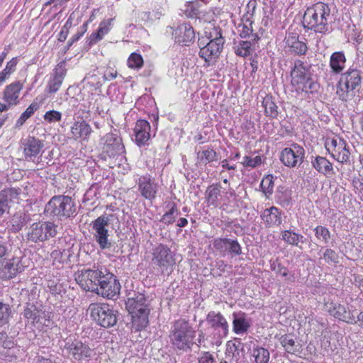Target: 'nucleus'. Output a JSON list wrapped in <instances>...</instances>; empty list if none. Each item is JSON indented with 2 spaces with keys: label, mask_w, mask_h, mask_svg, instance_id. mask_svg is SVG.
I'll use <instances>...</instances> for the list:
<instances>
[{
  "label": "nucleus",
  "mask_w": 363,
  "mask_h": 363,
  "mask_svg": "<svg viewBox=\"0 0 363 363\" xmlns=\"http://www.w3.org/2000/svg\"><path fill=\"white\" fill-rule=\"evenodd\" d=\"M332 18L330 9L323 2H318L307 8L303 15V26L315 33L325 34L330 30Z\"/></svg>",
  "instance_id": "obj_1"
},
{
  "label": "nucleus",
  "mask_w": 363,
  "mask_h": 363,
  "mask_svg": "<svg viewBox=\"0 0 363 363\" xmlns=\"http://www.w3.org/2000/svg\"><path fill=\"white\" fill-rule=\"evenodd\" d=\"M204 34L209 41L201 47L199 56L203 58L207 65H213L219 57L224 44L220 28L216 27L211 22L204 28Z\"/></svg>",
  "instance_id": "obj_2"
},
{
  "label": "nucleus",
  "mask_w": 363,
  "mask_h": 363,
  "mask_svg": "<svg viewBox=\"0 0 363 363\" xmlns=\"http://www.w3.org/2000/svg\"><path fill=\"white\" fill-rule=\"evenodd\" d=\"M125 306L131 315L132 330L136 332L144 330L149 324L150 312L144 294H138L128 298Z\"/></svg>",
  "instance_id": "obj_3"
},
{
  "label": "nucleus",
  "mask_w": 363,
  "mask_h": 363,
  "mask_svg": "<svg viewBox=\"0 0 363 363\" xmlns=\"http://www.w3.org/2000/svg\"><path fill=\"white\" fill-rule=\"evenodd\" d=\"M291 84L298 93H313L318 87L311 77L310 67L300 60L295 61L291 71Z\"/></svg>",
  "instance_id": "obj_4"
},
{
  "label": "nucleus",
  "mask_w": 363,
  "mask_h": 363,
  "mask_svg": "<svg viewBox=\"0 0 363 363\" xmlns=\"http://www.w3.org/2000/svg\"><path fill=\"white\" fill-rule=\"evenodd\" d=\"M196 331L189 323L184 319L176 320L170 333V340L172 345L177 349L186 351L191 348Z\"/></svg>",
  "instance_id": "obj_5"
},
{
  "label": "nucleus",
  "mask_w": 363,
  "mask_h": 363,
  "mask_svg": "<svg viewBox=\"0 0 363 363\" xmlns=\"http://www.w3.org/2000/svg\"><path fill=\"white\" fill-rule=\"evenodd\" d=\"M45 211L51 216L60 220L74 216L77 212L74 201L68 196H53L46 204Z\"/></svg>",
  "instance_id": "obj_6"
},
{
  "label": "nucleus",
  "mask_w": 363,
  "mask_h": 363,
  "mask_svg": "<svg viewBox=\"0 0 363 363\" xmlns=\"http://www.w3.org/2000/svg\"><path fill=\"white\" fill-rule=\"evenodd\" d=\"M360 72L350 67L341 75L337 86L336 94L342 101L350 100L354 96V91L360 86Z\"/></svg>",
  "instance_id": "obj_7"
},
{
  "label": "nucleus",
  "mask_w": 363,
  "mask_h": 363,
  "mask_svg": "<svg viewBox=\"0 0 363 363\" xmlns=\"http://www.w3.org/2000/svg\"><path fill=\"white\" fill-rule=\"evenodd\" d=\"M111 217V215L104 214L91 223L94 238L101 250L109 249L112 246L108 233Z\"/></svg>",
  "instance_id": "obj_8"
},
{
  "label": "nucleus",
  "mask_w": 363,
  "mask_h": 363,
  "mask_svg": "<svg viewBox=\"0 0 363 363\" xmlns=\"http://www.w3.org/2000/svg\"><path fill=\"white\" fill-rule=\"evenodd\" d=\"M325 146L331 157L340 163L350 161V150L347 142L338 135L328 137Z\"/></svg>",
  "instance_id": "obj_9"
},
{
  "label": "nucleus",
  "mask_w": 363,
  "mask_h": 363,
  "mask_svg": "<svg viewBox=\"0 0 363 363\" xmlns=\"http://www.w3.org/2000/svg\"><path fill=\"white\" fill-rule=\"evenodd\" d=\"M102 272L95 293L109 299L114 298L119 294L121 284L116 277L106 268L102 269Z\"/></svg>",
  "instance_id": "obj_10"
},
{
  "label": "nucleus",
  "mask_w": 363,
  "mask_h": 363,
  "mask_svg": "<svg viewBox=\"0 0 363 363\" xmlns=\"http://www.w3.org/2000/svg\"><path fill=\"white\" fill-rule=\"evenodd\" d=\"M57 234V225L52 222L34 223L28 229L27 239L33 242H44Z\"/></svg>",
  "instance_id": "obj_11"
},
{
  "label": "nucleus",
  "mask_w": 363,
  "mask_h": 363,
  "mask_svg": "<svg viewBox=\"0 0 363 363\" xmlns=\"http://www.w3.org/2000/svg\"><path fill=\"white\" fill-rule=\"evenodd\" d=\"M89 310L93 319L104 328L113 326L117 322L114 311L107 304L93 303Z\"/></svg>",
  "instance_id": "obj_12"
},
{
  "label": "nucleus",
  "mask_w": 363,
  "mask_h": 363,
  "mask_svg": "<svg viewBox=\"0 0 363 363\" xmlns=\"http://www.w3.org/2000/svg\"><path fill=\"white\" fill-rule=\"evenodd\" d=\"M104 267H97L96 269H87L79 271L75 275L77 283L84 291L95 292L97 289V284L101 279V275L103 274L102 269Z\"/></svg>",
  "instance_id": "obj_13"
},
{
  "label": "nucleus",
  "mask_w": 363,
  "mask_h": 363,
  "mask_svg": "<svg viewBox=\"0 0 363 363\" xmlns=\"http://www.w3.org/2000/svg\"><path fill=\"white\" fill-rule=\"evenodd\" d=\"M152 255V264L159 267L162 272L175 264L174 255L166 245L160 244L154 247Z\"/></svg>",
  "instance_id": "obj_14"
},
{
  "label": "nucleus",
  "mask_w": 363,
  "mask_h": 363,
  "mask_svg": "<svg viewBox=\"0 0 363 363\" xmlns=\"http://www.w3.org/2000/svg\"><path fill=\"white\" fill-rule=\"evenodd\" d=\"M24 257H13L0 260V279H9L21 272L26 265Z\"/></svg>",
  "instance_id": "obj_15"
},
{
  "label": "nucleus",
  "mask_w": 363,
  "mask_h": 363,
  "mask_svg": "<svg viewBox=\"0 0 363 363\" xmlns=\"http://www.w3.org/2000/svg\"><path fill=\"white\" fill-rule=\"evenodd\" d=\"M304 155V149L301 145L294 143L281 151L280 160L285 166L294 167L303 162Z\"/></svg>",
  "instance_id": "obj_16"
},
{
  "label": "nucleus",
  "mask_w": 363,
  "mask_h": 363,
  "mask_svg": "<svg viewBox=\"0 0 363 363\" xmlns=\"http://www.w3.org/2000/svg\"><path fill=\"white\" fill-rule=\"evenodd\" d=\"M329 313L340 320L350 324H356L354 311L336 302H330L326 305Z\"/></svg>",
  "instance_id": "obj_17"
},
{
  "label": "nucleus",
  "mask_w": 363,
  "mask_h": 363,
  "mask_svg": "<svg viewBox=\"0 0 363 363\" xmlns=\"http://www.w3.org/2000/svg\"><path fill=\"white\" fill-rule=\"evenodd\" d=\"M65 347L69 354L79 362L88 361L93 355V350L81 341L67 342Z\"/></svg>",
  "instance_id": "obj_18"
},
{
  "label": "nucleus",
  "mask_w": 363,
  "mask_h": 363,
  "mask_svg": "<svg viewBox=\"0 0 363 363\" xmlns=\"http://www.w3.org/2000/svg\"><path fill=\"white\" fill-rule=\"evenodd\" d=\"M208 324L218 332V336L225 337L229 331V325L225 318L220 313L215 311L208 313L206 317Z\"/></svg>",
  "instance_id": "obj_19"
},
{
  "label": "nucleus",
  "mask_w": 363,
  "mask_h": 363,
  "mask_svg": "<svg viewBox=\"0 0 363 363\" xmlns=\"http://www.w3.org/2000/svg\"><path fill=\"white\" fill-rule=\"evenodd\" d=\"M103 149L109 157H115L125 152L122 139L116 133H108L104 136Z\"/></svg>",
  "instance_id": "obj_20"
},
{
  "label": "nucleus",
  "mask_w": 363,
  "mask_h": 363,
  "mask_svg": "<svg viewBox=\"0 0 363 363\" xmlns=\"http://www.w3.org/2000/svg\"><path fill=\"white\" fill-rule=\"evenodd\" d=\"M133 140L138 146L141 147L148 145V141L150 139V125L149 122L142 119L137 121L133 128Z\"/></svg>",
  "instance_id": "obj_21"
},
{
  "label": "nucleus",
  "mask_w": 363,
  "mask_h": 363,
  "mask_svg": "<svg viewBox=\"0 0 363 363\" xmlns=\"http://www.w3.org/2000/svg\"><path fill=\"white\" fill-rule=\"evenodd\" d=\"M23 83L21 81H15L4 88L2 92V99L11 106H16L20 103L19 97Z\"/></svg>",
  "instance_id": "obj_22"
},
{
  "label": "nucleus",
  "mask_w": 363,
  "mask_h": 363,
  "mask_svg": "<svg viewBox=\"0 0 363 363\" xmlns=\"http://www.w3.org/2000/svg\"><path fill=\"white\" fill-rule=\"evenodd\" d=\"M23 314L24 318L28 320V322L38 328H41L43 325H49V319L45 318L44 323L42 322L43 316H45V313L33 304H28Z\"/></svg>",
  "instance_id": "obj_23"
},
{
  "label": "nucleus",
  "mask_w": 363,
  "mask_h": 363,
  "mask_svg": "<svg viewBox=\"0 0 363 363\" xmlns=\"http://www.w3.org/2000/svg\"><path fill=\"white\" fill-rule=\"evenodd\" d=\"M91 133V125L83 120L75 121L71 126V138L75 140L88 141Z\"/></svg>",
  "instance_id": "obj_24"
},
{
  "label": "nucleus",
  "mask_w": 363,
  "mask_h": 363,
  "mask_svg": "<svg viewBox=\"0 0 363 363\" xmlns=\"http://www.w3.org/2000/svg\"><path fill=\"white\" fill-rule=\"evenodd\" d=\"M177 43L189 45L195 39V32L193 27L188 23L179 26L174 33Z\"/></svg>",
  "instance_id": "obj_25"
},
{
  "label": "nucleus",
  "mask_w": 363,
  "mask_h": 363,
  "mask_svg": "<svg viewBox=\"0 0 363 363\" xmlns=\"http://www.w3.org/2000/svg\"><path fill=\"white\" fill-rule=\"evenodd\" d=\"M43 143L35 138H28L23 144V152L26 160L34 161L35 159L40 154Z\"/></svg>",
  "instance_id": "obj_26"
},
{
  "label": "nucleus",
  "mask_w": 363,
  "mask_h": 363,
  "mask_svg": "<svg viewBox=\"0 0 363 363\" xmlns=\"http://www.w3.org/2000/svg\"><path fill=\"white\" fill-rule=\"evenodd\" d=\"M260 216L267 227L279 225L282 222L281 211L275 206L266 208Z\"/></svg>",
  "instance_id": "obj_27"
},
{
  "label": "nucleus",
  "mask_w": 363,
  "mask_h": 363,
  "mask_svg": "<svg viewBox=\"0 0 363 363\" xmlns=\"http://www.w3.org/2000/svg\"><path fill=\"white\" fill-rule=\"evenodd\" d=\"M66 72L67 69L63 65L57 66L48 82V88L50 93H55L60 89Z\"/></svg>",
  "instance_id": "obj_28"
},
{
  "label": "nucleus",
  "mask_w": 363,
  "mask_h": 363,
  "mask_svg": "<svg viewBox=\"0 0 363 363\" xmlns=\"http://www.w3.org/2000/svg\"><path fill=\"white\" fill-rule=\"evenodd\" d=\"M233 330L237 335L245 333L250 327V320L245 313L239 312L233 313Z\"/></svg>",
  "instance_id": "obj_29"
},
{
  "label": "nucleus",
  "mask_w": 363,
  "mask_h": 363,
  "mask_svg": "<svg viewBox=\"0 0 363 363\" xmlns=\"http://www.w3.org/2000/svg\"><path fill=\"white\" fill-rule=\"evenodd\" d=\"M286 45L291 52L297 55L306 54L308 48L306 44L298 40V35L296 33H289L285 38Z\"/></svg>",
  "instance_id": "obj_30"
},
{
  "label": "nucleus",
  "mask_w": 363,
  "mask_h": 363,
  "mask_svg": "<svg viewBox=\"0 0 363 363\" xmlns=\"http://www.w3.org/2000/svg\"><path fill=\"white\" fill-rule=\"evenodd\" d=\"M270 353L263 347L257 346L250 351V361L251 363H269Z\"/></svg>",
  "instance_id": "obj_31"
},
{
  "label": "nucleus",
  "mask_w": 363,
  "mask_h": 363,
  "mask_svg": "<svg viewBox=\"0 0 363 363\" xmlns=\"http://www.w3.org/2000/svg\"><path fill=\"white\" fill-rule=\"evenodd\" d=\"M346 57L343 52H335L330 58V67L335 74L341 73L345 68Z\"/></svg>",
  "instance_id": "obj_32"
},
{
  "label": "nucleus",
  "mask_w": 363,
  "mask_h": 363,
  "mask_svg": "<svg viewBox=\"0 0 363 363\" xmlns=\"http://www.w3.org/2000/svg\"><path fill=\"white\" fill-rule=\"evenodd\" d=\"M113 18H109L101 21L96 33H93L90 37V42L92 44L96 43L101 40L111 29L113 26Z\"/></svg>",
  "instance_id": "obj_33"
},
{
  "label": "nucleus",
  "mask_w": 363,
  "mask_h": 363,
  "mask_svg": "<svg viewBox=\"0 0 363 363\" xmlns=\"http://www.w3.org/2000/svg\"><path fill=\"white\" fill-rule=\"evenodd\" d=\"M165 208L167 211L162 216L160 221L166 225H169L174 222L175 218L179 215V210L174 202H168L166 204Z\"/></svg>",
  "instance_id": "obj_34"
},
{
  "label": "nucleus",
  "mask_w": 363,
  "mask_h": 363,
  "mask_svg": "<svg viewBox=\"0 0 363 363\" xmlns=\"http://www.w3.org/2000/svg\"><path fill=\"white\" fill-rule=\"evenodd\" d=\"M262 106L267 116L274 118L278 116V107L272 100V96H266L263 99Z\"/></svg>",
  "instance_id": "obj_35"
},
{
  "label": "nucleus",
  "mask_w": 363,
  "mask_h": 363,
  "mask_svg": "<svg viewBox=\"0 0 363 363\" xmlns=\"http://www.w3.org/2000/svg\"><path fill=\"white\" fill-rule=\"evenodd\" d=\"M139 190L142 196L147 199H152L157 191L156 183H140Z\"/></svg>",
  "instance_id": "obj_36"
},
{
  "label": "nucleus",
  "mask_w": 363,
  "mask_h": 363,
  "mask_svg": "<svg viewBox=\"0 0 363 363\" xmlns=\"http://www.w3.org/2000/svg\"><path fill=\"white\" fill-rule=\"evenodd\" d=\"M313 165L315 169L324 174H329L333 170L332 164L323 157H317Z\"/></svg>",
  "instance_id": "obj_37"
},
{
  "label": "nucleus",
  "mask_w": 363,
  "mask_h": 363,
  "mask_svg": "<svg viewBox=\"0 0 363 363\" xmlns=\"http://www.w3.org/2000/svg\"><path fill=\"white\" fill-rule=\"evenodd\" d=\"M18 196V190L13 188L4 189L0 191V200L4 201V203H6L9 208V203L17 199Z\"/></svg>",
  "instance_id": "obj_38"
},
{
  "label": "nucleus",
  "mask_w": 363,
  "mask_h": 363,
  "mask_svg": "<svg viewBox=\"0 0 363 363\" xmlns=\"http://www.w3.org/2000/svg\"><path fill=\"white\" fill-rule=\"evenodd\" d=\"M216 152L212 149H207L199 151L197 154L198 160L200 163L207 164L216 160Z\"/></svg>",
  "instance_id": "obj_39"
},
{
  "label": "nucleus",
  "mask_w": 363,
  "mask_h": 363,
  "mask_svg": "<svg viewBox=\"0 0 363 363\" xmlns=\"http://www.w3.org/2000/svg\"><path fill=\"white\" fill-rule=\"evenodd\" d=\"M282 239L290 245H298L299 242H303V236L291 230H284L282 232Z\"/></svg>",
  "instance_id": "obj_40"
},
{
  "label": "nucleus",
  "mask_w": 363,
  "mask_h": 363,
  "mask_svg": "<svg viewBox=\"0 0 363 363\" xmlns=\"http://www.w3.org/2000/svg\"><path fill=\"white\" fill-rule=\"evenodd\" d=\"M39 108V105L37 102L33 101L26 111L20 116L19 118L16 121V125H22L25 121L28 119L35 111Z\"/></svg>",
  "instance_id": "obj_41"
},
{
  "label": "nucleus",
  "mask_w": 363,
  "mask_h": 363,
  "mask_svg": "<svg viewBox=\"0 0 363 363\" xmlns=\"http://www.w3.org/2000/svg\"><path fill=\"white\" fill-rule=\"evenodd\" d=\"M252 43L250 40H240L235 46V53L240 57H247L251 54Z\"/></svg>",
  "instance_id": "obj_42"
},
{
  "label": "nucleus",
  "mask_w": 363,
  "mask_h": 363,
  "mask_svg": "<svg viewBox=\"0 0 363 363\" xmlns=\"http://www.w3.org/2000/svg\"><path fill=\"white\" fill-rule=\"evenodd\" d=\"M238 32L241 38H251V40L256 41L259 39L257 34L252 33L251 28V23L249 25L247 24H239L238 26Z\"/></svg>",
  "instance_id": "obj_43"
},
{
  "label": "nucleus",
  "mask_w": 363,
  "mask_h": 363,
  "mask_svg": "<svg viewBox=\"0 0 363 363\" xmlns=\"http://www.w3.org/2000/svg\"><path fill=\"white\" fill-rule=\"evenodd\" d=\"M220 193V186L218 183L211 185L206 191L208 202L211 205H216L218 195Z\"/></svg>",
  "instance_id": "obj_44"
},
{
  "label": "nucleus",
  "mask_w": 363,
  "mask_h": 363,
  "mask_svg": "<svg viewBox=\"0 0 363 363\" xmlns=\"http://www.w3.org/2000/svg\"><path fill=\"white\" fill-rule=\"evenodd\" d=\"M11 222L12 230L15 232L19 231L26 223V216L22 213L15 214Z\"/></svg>",
  "instance_id": "obj_45"
},
{
  "label": "nucleus",
  "mask_w": 363,
  "mask_h": 363,
  "mask_svg": "<svg viewBox=\"0 0 363 363\" xmlns=\"http://www.w3.org/2000/svg\"><path fill=\"white\" fill-rule=\"evenodd\" d=\"M127 63L129 68L139 69L143 65V59L141 55L133 52L129 56Z\"/></svg>",
  "instance_id": "obj_46"
},
{
  "label": "nucleus",
  "mask_w": 363,
  "mask_h": 363,
  "mask_svg": "<svg viewBox=\"0 0 363 363\" xmlns=\"http://www.w3.org/2000/svg\"><path fill=\"white\" fill-rule=\"evenodd\" d=\"M280 343L289 353H294L296 351L295 341L290 335H282L280 338Z\"/></svg>",
  "instance_id": "obj_47"
},
{
  "label": "nucleus",
  "mask_w": 363,
  "mask_h": 363,
  "mask_svg": "<svg viewBox=\"0 0 363 363\" xmlns=\"http://www.w3.org/2000/svg\"><path fill=\"white\" fill-rule=\"evenodd\" d=\"M62 115L61 112L50 110L47 112L43 116L44 121L48 123H54L57 122H60L62 120Z\"/></svg>",
  "instance_id": "obj_48"
},
{
  "label": "nucleus",
  "mask_w": 363,
  "mask_h": 363,
  "mask_svg": "<svg viewBox=\"0 0 363 363\" xmlns=\"http://www.w3.org/2000/svg\"><path fill=\"white\" fill-rule=\"evenodd\" d=\"M315 236L318 240H321L324 243H328L330 238V233L328 229L324 226H317L315 228Z\"/></svg>",
  "instance_id": "obj_49"
},
{
  "label": "nucleus",
  "mask_w": 363,
  "mask_h": 363,
  "mask_svg": "<svg viewBox=\"0 0 363 363\" xmlns=\"http://www.w3.org/2000/svg\"><path fill=\"white\" fill-rule=\"evenodd\" d=\"M241 163L245 167H256L261 164L262 157L260 155H256L255 157L245 156L242 158V161Z\"/></svg>",
  "instance_id": "obj_50"
},
{
  "label": "nucleus",
  "mask_w": 363,
  "mask_h": 363,
  "mask_svg": "<svg viewBox=\"0 0 363 363\" xmlns=\"http://www.w3.org/2000/svg\"><path fill=\"white\" fill-rule=\"evenodd\" d=\"M230 242V239L228 238H218L215 240L213 245L214 247L219 250L220 252H226L229 251V245Z\"/></svg>",
  "instance_id": "obj_51"
},
{
  "label": "nucleus",
  "mask_w": 363,
  "mask_h": 363,
  "mask_svg": "<svg viewBox=\"0 0 363 363\" xmlns=\"http://www.w3.org/2000/svg\"><path fill=\"white\" fill-rule=\"evenodd\" d=\"M84 79L86 80L89 84L95 85L97 88L101 87L102 85L96 69L94 70L92 72H89Z\"/></svg>",
  "instance_id": "obj_52"
},
{
  "label": "nucleus",
  "mask_w": 363,
  "mask_h": 363,
  "mask_svg": "<svg viewBox=\"0 0 363 363\" xmlns=\"http://www.w3.org/2000/svg\"><path fill=\"white\" fill-rule=\"evenodd\" d=\"M323 258L325 262L328 264H335L337 262L338 256L334 250L331 249H326L323 253Z\"/></svg>",
  "instance_id": "obj_53"
},
{
  "label": "nucleus",
  "mask_w": 363,
  "mask_h": 363,
  "mask_svg": "<svg viewBox=\"0 0 363 363\" xmlns=\"http://www.w3.org/2000/svg\"><path fill=\"white\" fill-rule=\"evenodd\" d=\"M185 13L189 17H196V18H200V16H198L199 14V10L196 7L195 4L193 3L189 4L188 5H186V9H185Z\"/></svg>",
  "instance_id": "obj_54"
},
{
  "label": "nucleus",
  "mask_w": 363,
  "mask_h": 363,
  "mask_svg": "<svg viewBox=\"0 0 363 363\" xmlns=\"http://www.w3.org/2000/svg\"><path fill=\"white\" fill-rule=\"evenodd\" d=\"M18 62V57H13L11 60H9L4 69V71H6L7 73H9L11 74L16 71V65Z\"/></svg>",
  "instance_id": "obj_55"
},
{
  "label": "nucleus",
  "mask_w": 363,
  "mask_h": 363,
  "mask_svg": "<svg viewBox=\"0 0 363 363\" xmlns=\"http://www.w3.org/2000/svg\"><path fill=\"white\" fill-rule=\"evenodd\" d=\"M9 316V306L0 302V322L5 321Z\"/></svg>",
  "instance_id": "obj_56"
},
{
  "label": "nucleus",
  "mask_w": 363,
  "mask_h": 363,
  "mask_svg": "<svg viewBox=\"0 0 363 363\" xmlns=\"http://www.w3.org/2000/svg\"><path fill=\"white\" fill-rule=\"evenodd\" d=\"M228 252L236 255L241 254V247L237 240H230Z\"/></svg>",
  "instance_id": "obj_57"
},
{
  "label": "nucleus",
  "mask_w": 363,
  "mask_h": 363,
  "mask_svg": "<svg viewBox=\"0 0 363 363\" xmlns=\"http://www.w3.org/2000/svg\"><path fill=\"white\" fill-rule=\"evenodd\" d=\"M272 269L277 274L281 275V277H287L288 276V269L278 264L277 265L273 264L272 265Z\"/></svg>",
  "instance_id": "obj_58"
},
{
  "label": "nucleus",
  "mask_w": 363,
  "mask_h": 363,
  "mask_svg": "<svg viewBox=\"0 0 363 363\" xmlns=\"http://www.w3.org/2000/svg\"><path fill=\"white\" fill-rule=\"evenodd\" d=\"M199 363H213L214 358L211 354L208 352H204L200 357Z\"/></svg>",
  "instance_id": "obj_59"
},
{
  "label": "nucleus",
  "mask_w": 363,
  "mask_h": 363,
  "mask_svg": "<svg viewBox=\"0 0 363 363\" xmlns=\"http://www.w3.org/2000/svg\"><path fill=\"white\" fill-rule=\"evenodd\" d=\"M273 184L274 183H259V189H261L266 195L267 194H271L272 191Z\"/></svg>",
  "instance_id": "obj_60"
},
{
  "label": "nucleus",
  "mask_w": 363,
  "mask_h": 363,
  "mask_svg": "<svg viewBox=\"0 0 363 363\" xmlns=\"http://www.w3.org/2000/svg\"><path fill=\"white\" fill-rule=\"evenodd\" d=\"M117 77V72L113 69H108L104 74V79L106 81H110L115 79Z\"/></svg>",
  "instance_id": "obj_61"
},
{
  "label": "nucleus",
  "mask_w": 363,
  "mask_h": 363,
  "mask_svg": "<svg viewBox=\"0 0 363 363\" xmlns=\"http://www.w3.org/2000/svg\"><path fill=\"white\" fill-rule=\"evenodd\" d=\"M11 74L9 73H7L4 69L0 72V83L3 84L9 77Z\"/></svg>",
  "instance_id": "obj_62"
},
{
  "label": "nucleus",
  "mask_w": 363,
  "mask_h": 363,
  "mask_svg": "<svg viewBox=\"0 0 363 363\" xmlns=\"http://www.w3.org/2000/svg\"><path fill=\"white\" fill-rule=\"evenodd\" d=\"M354 189L359 194L363 195V183H354Z\"/></svg>",
  "instance_id": "obj_63"
},
{
  "label": "nucleus",
  "mask_w": 363,
  "mask_h": 363,
  "mask_svg": "<svg viewBox=\"0 0 363 363\" xmlns=\"http://www.w3.org/2000/svg\"><path fill=\"white\" fill-rule=\"evenodd\" d=\"M220 363H233V356H231L228 351L225 353V357L224 359H221Z\"/></svg>",
  "instance_id": "obj_64"
}]
</instances>
